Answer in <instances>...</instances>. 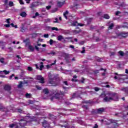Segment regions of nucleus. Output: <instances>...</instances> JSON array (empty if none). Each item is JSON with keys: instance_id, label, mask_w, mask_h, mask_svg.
<instances>
[{"instance_id": "obj_1", "label": "nucleus", "mask_w": 128, "mask_h": 128, "mask_svg": "<svg viewBox=\"0 0 128 128\" xmlns=\"http://www.w3.org/2000/svg\"><path fill=\"white\" fill-rule=\"evenodd\" d=\"M104 96L103 98L104 102H108L110 100H113L114 102H118V95L116 93L109 92L106 94H102L101 96Z\"/></svg>"}, {"instance_id": "obj_2", "label": "nucleus", "mask_w": 128, "mask_h": 128, "mask_svg": "<svg viewBox=\"0 0 128 128\" xmlns=\"http://www.w3.org/2000/svg\"><path fill=\"white\" fill-rule=\"evenodd\" d=\"M64 96V92H60V93L56 92L55 95L50 98V100L52 101L54 100H62V98Z\"/></svg>"}, {"instance_id": "obj_3", "label": "nucleus", "mask_w": 128, "mask_h": 128, "mask_svg": "<svg viewBox=\"0 0 128 128\" xmlns=\"http://www.w3.org/2000/svg\"><path fill=\"white\" fill-rule=\"evenodd\" d=\"M116 34L118 36H122V38H126L128 36V32H122L119 33H116Z\"/></svg>"}, {"instance_id": "obj_4", "label": "nucleus", "mask_w": 128, "mask_h": 128, "mask_svg": "<svg viewBox=\"0 0 128 128\" xmlns=\"http://www.w3.org/2000/svg\"><path fill=\"white\" fill-rule=\"evenodd\" d=\"M48 82L50 84H54V75L52 74V73L49 72L48 75Z\"/></svg>"}, {"instance_id": "obj_5", "label": "nucleus", "mask_w": 128, "mask_h": 128, "mask_svg": "<svg viewBox=\"0 0 128 128\" xmlns=\"http://www.w3.org/2000/svg\"><path fill=\"white\" fill-rule=\"evenodd\" d=\"M36 80H40L39 82L40 84H44V78L42 76V75H38L36 76Z\"/></svg>"}, {"instance_id": "obj_6", "label": "nucleus", "mask_w": 128, "mask_h": 128, "mask_svg": "<svg viewBox=\"0 0 128 128\" xmlns=\"http://www.w3.org/2000/svg\"><path fill=\"white\" fill-rule=\"evenodd\" d=\"M104 112V108H99L98 109L95 110H94V114H101Z\"/></svg>"}, {"instance_id": "obj_7", "label": "nucleus", "mask_w": 128, "mask_h": 128, "mask_svg": "<svg viewBox=\"0 0 128 128\" xmlns=\"http://www.w3.org/2000/svg\"><path fill=\"white\" fill-rule=\"evenodd\" d=\"M64 42H72V37H66L64 38Z\"/></svg>"}, {"instance_id": "obj_8", "label": "nucleus", "mask_w": 128, "mask_h": 128, "mask_svg": "<svg viewBox=\"0 0 128 128\" xmlns=\"http://www.w3.org/2000/svg\"><path fill=\"white\" fill-rule=\"evenodd\" d=\"M64 60L67 64H70V55L68 54H64Z\"/></svg>"}, {"instance_id": "obj_9", "label": "nucleus", "mask_w": 128, "mask_h": 128, "mask_svg": "<svg viewBox=\"0 0 128 128\" xmlns=\"http://www.w3.org/2000/svg\"><path fill=\"white\" fill-rule=\"evenodd\" d=\"M42 126L43 128H48V126H49L50 124H48V121L44 120V122H42Z\"/></svg>"}, {"instance_id": "obj_10", "label": "nucleus", "mask_w": 128, "mask_h": 128, "mask_svg": "<svg viewBox=\"0 0 128 128\" xmlns=\"http://www.w3.org/2000/svg\"><path fill=\"white\" fill-rule=\"evenodd\" d=\"M76 30H72V33L74 34H80V32L81 30L78 27H76Z\"/></svg>"}, {"instance_id": "obj_11", "label": "nucleus", "mask_w": 128, "mask_h": 128, "mask_svg": "<svg viewBox=\"0 0 128 128\" xmlns=\"http://www.w3.org/2000/svg\"><path fill=\"white\" fill-rule=\"evenodd\" d=\"M6 42L0 41V46L2 47V50H4V48H6Z\"/></svg>"}, {"instance_id": "obj_12", "label": "nucleus", "mask_w": 128, "mask_h": 128, "mask_svg": "<svg viewBox=\"0 0 128 128\" xmlns=\"http://www.w3.org/2000/svg\"><path fill=\"white\" fill-rule=\"evenodd\" d=\"M4 90H7L8 92H10V90H12V87L10 85H5L4 86Z\"/></svg>"}, {"instance_id": "obj_13", "label": "nucleus", "mask_w": 128, "mask_h": 128, "mask_svg": "<svg viewBox=\"0 0 128 128\" xmlns=\"http://www.w3.org/2000/svg\"><path fill=\"white\" fill-rule=\"evenodd\" d=\"M20 32H26V28H24V24H22V26L20 27Z\"/></svg>"}, {"instance_id": "obj_14", "label": "nucleus", "mask_w": 128, "mask_h": 128, "mask_svg": "<svg viewBox=\"0 0 128 128\" xmlns=\"http://www.w3.org/2000/svg\"><path fill=\"white\" fill-rule=\"evenodd\" d=\"M36 6H38V3L36 2H32L30 6V8H36Z\"/></svg>"}, {"instance_id": "obj_15", "label": "nucleus", "mask_w": 128, "mask_h": 128, "mask_svg": "<svg viewBox=\"0 0 128 128\" xmlns=\"http://www.w3.org/2000/svg\"><path fill=\"white\" fill-rule=\"evenodd\" d=\"M64 2H58L57 3L58 8H62L63 4H64Z\"/></svg>"}, {"instance_id": "obj_16", "label": "nucleus", "mask_w": 128, "mask_h": 128, "mask_svg": "<svg viewBox=\"0 0 128 128\" xmlns=\"http://www.w3.org/2000/svg\"><path fill=\"white\" fill-rule=\"evenodd\" d=\"M78 21H74L71 24V26H78Z\"/></svg>"}, {"instance_id": "obj_17", "label": "nucleus", "mask_w": 128, "mask_h": 128, "mask_svg": "<svg viewBox=\"0 0 128 128\" xmlns=\"http://www.w3.org/2000/svg\"><path fill=\"white\" fill-rule=\"evenodd\" d=\"M43 92L45 94H50V90H48V88H46L43 90Z\"/></svg>"}, {"instance_id": "obj_18", "label": "nucleus", "mask_w": 128, "mask_h": 128, "mask_svg": "<svg viewBox=\"0 0 128 128\" xmlns=\"http://www.w3.org/2000/svg\"><path fill=\"white\" fill-rule=\"evenodd\" d=\"M121 90L124 92L125 94H128V88H124L121 89Z\"/></svg>"}, {"instance_id": "obj_19", "label": "nucleus", "mask_w": 128, "mask_h": 128, "mask_svg": "<svg viewBox=\"0 0 128 128\" xmlns=\"http://www.w3.org/2000/svg\"><path fill=\"white\" fill-rule=\"evenodd\" d=\"M20 16H22V18H26V12H23L20 14Z\"/></svg>"}, {"instance_id": "obj_20", "label": "nucleus", "mask_w": 128, "mask_h": 128, "mask_svg": "<svg viewBox=\"0 0 128 128\" xmlns=\"http://www.w3.org/2000/svg\"><path fill=\"white\" fill-rule=\"evenodd\" d=\"M28 48L30 50L31 52H34V48L32 45H29Z\"/></svg>"}, {"instance_id": "obj_21", "label": "nucleus", "mask_w": 128, "mask_h": 128, "mask_svg": "<svg viewBox=\"0 0 128 128\" xmlns=\"http://www.w3.org/2000/svg\"><path fill=\"white\" fill-rule=\"evenodd\" d=\"M57 38H58V40H59L60 42L62 40L64 39V36H61V35L58 36L57 37Z\"/></svg>"}, {"instance_id": "obj_22", "label": "nucleus", "mask_w": 128, "mask_h": 128, "mask_svg": "<svg viewBox=\"0 0 128 128\" xmlns=\"http://www.w3.org/2000/svg\"><path fill=\"white\" fill-rule=\"evenodd\" d=\"M86 80V78H84V77H82L81 78V80H78V82H80L81 84H84V81Z\"/></svg>"}, {"instance_id": "obj_23", "label": "nucleus", "mask_w": 128, "mask_h": 128, "mask_svg": "<svg viewBox=\"0 0 128 128\" xmlns=\"http://www.w3.org/2000/svg\"><path fill=\"white\" fill-rule=\"evenodd\" d=\"M24 42H26V46L30 44V39L28 38H26L25 40H24Z\"/></svg>"}, {"instance_id": "obj_24", "label": "nucleus", "mask_w": 128, "mask_h": 128, "mask_svg": "<svg viewBox=\"0 0 128 128\" xmlns=\"http://www.w3.org/2000/svg\"><path fill=\"white\" fill-rule=\"evenodd\" d=\"M64 18H65L66 20H68V16H66L67 14H68V11H66L64 13Z\"/></svg>"}, {"instance_id": "obj_25", "label": "nucleus", "mask_w": 128, "mask_h": 128, "mask_svg": "<svg viewBox=\"0 0 128 128\" xmlns=\"http://www.w3.org/2000/svg\"><path fill=\"white\" fill-rule=\"evenodd\" d=\"M118 28H128V26H118Z\"/></svg>"}, {"instance_id": "obj_26", "label": "nucleus", "mask_w": 128, "mask_h": 128, "mask_svg": "<svg viewBox=\"0 0 128 128\" xmlns=\"http://www.w3.org/2000/svg\"><path fill=\"white\" fill-rule=\"evenodd\" d=\"M22 84H24L22 82H20L18 86V88H22Z\"/></svg>"}, {"instance_id": "obj_27", "label": "nucleus", "mask_w": 128, "mask_h": 128, "mask_svg": "<svg viewBox=\"0 0 128 128\" xmlns=\"http://www.w3.org/2000/svg\"><path fill=\"white\" fill-rule=\"evenodd\" d=\"M103 18L106 20H108L110 18V16H108V14H105L104 15Z\"/></svg>"}, {"instance_id": "obj_28", "label": "nucleus", "mask_w": 128, "mask_h": 128, "mask_svg": "<svg viewBox=\"0 0 128 128\" xmlns=\"http://www.w3.org/2000/svg\"><path fill=\"white\" fill-rule=\"evenodd\" d=\"M118 54H119L121 56H124V53L122 50L118 52Z\"/></svg>"}, {"instance_id": "obj_29", "label": "nucleus", "mask_w": 128, "mask_h": 128, "mask_svg": "<svg viewBox=\"0 0 128 128\" xmlns=\"http://www.w3.org/2000/svg\"><path fill=\"white\" fill-rule=\"evenodd\" d=\"M82 108L84 110H88V105H82Z\"/></svg>"}, {"instance_id": "obj_30", "label": "nucleus", "mask_w": 128, "mask_h": 128, "mask_svg": "<svg viewBox=\"0 0 128 128\" xmlns=\"http://www.w3.org/2000/svg\"><path fill=\"white\" fill-rule=\"evenodd\" d=\"M114 24H111L109 27L108 28V30H112V28H114Z\"/></svg>"}, {"instance_id": "obj_31", "label": "nucleus", "mask_w": 128, "mask_h": 128, "mask_svg": "<svg viewBox=\"0 0 128 128\" xmlns=\"http://www.w3.org/2000/svg\"><path fill=\"white\" fill-rule=\"evenodd\" d=\"M16 126V124H10L9 125V128H14V126Z\"/></svg>"}, {"instance_id": "obj_32", "label": "nucleus", "mask_w": 128, "mask_h": 128, "mask_svg": "<svg viewBox=\"0 0 128 128\" xmlns=\"http://www.w3.org/2000/svg\"><path fill=\"white\" fill-rule=\"evenodd\" d=\"M40 16V14H38V12H36L34 16H32V18H36V16Z\"/></svg>"}, {"instance_id": "obj_33", "label": "nucleus", "mask_w": 128, "mask_h": 128, "mask_svg": "<svg viewBox=\"0 0 128 128\" xmlns=\"http://www.w3.org/2000/svg\"><path fill=\"white\" fill-rule=\"evenodd\" d=\"M8 6L10 8H12V6H14V2H12V1L9 2Z\"/></svg>"}, {"instance_id": "obj_34", "label": "nucleus", "mask_w": 128, "mask_h": 128, "mask_svg": "<svg viewBox=\"0 0 128 128\" xmlns=\"http://www.w3.org/2000/svg\"><path fill=\"white\" fill-rule=\"evenodd\" d=\"M27 70H28V72H32V70H34L32 69V68L30 66H28Z\"/></svg>"}, {"instance_id": "obj_35", "label": "nucleus", "mask_w": 128, "mask_h": 128, "mask_svg": "<svg viewBox=\"0 0 128 128\" xmlns=\"http://www.w3.org/2000/svg\"><path fill=\"white\" fill-rule=\"evenodd\" d=\"M0 62H1V64H4V58H2L0 59Z\"/></svg>"}, {"instance_id": "obj_36", "label": "nucleus", "mask_w": 128, "mask_h": 128, "mask_svg": "<svg viewBox=\"0 0 128 128\" xmlns=\"http://www.w3.org/2000/svg\"><path fill=\"white\" fill-rule=\"evenodd\" d=\"M30 96H31L30 94L26 93V97L27 98H30Z\"/></svg>"}, {"instance_id": "obj_37", "label": "nucleus", "mask_w": 128, "mask_h": 128, "mask_svg": "<svg viewBox=\"0 0 128 128\" xmlns=\"http://www.w3.org/2000/svg\"><path fill=\"white\" fill-rule=\"evenodd\" d=\"M91 100H86L83 102V104H92V102H90Z\"/></svg>"}, {"instance_id": "obj_38", "label": "nucleus", "mask_w": 128, "mask_h": 128, "mask_svg": "<svg viewBox=\"0 0 128 128\" xmlns=\"http://www.w3.org/2000/svg\"><path fill=\"white\" fill-rule=\"evenodd\" d=\"M52 30H56V32H58V28H56V27H52Z\"/></svg>"}, {"instance_id": "obj_39", "label": "nucleus", "mask_w": 128, "mask_h": 128, "mask_svg": "<svg viewBox=\"0 0 128 128\" xmlns=\"http://www.w3.org/2000/svg\"><path fill=\"white\" fill-rule=\"evenodd\" d=\"M2 72H4L5 74H10V72L6 71V70H4Z\"/></svg>"}, {"instance_id": "obj_40", "label": "nucleus", "mask_w": 128, "mask_h": 128, "mask_svg": "<svg viewBox=\"0 0 128 128\" xmlns=\"http://www.w3.org/2000/svg\"><path fill=\"white\" fill-rule=\"evenodd\" d=\"M58 12V8H55L54 9H53L52 10V12L54 13V12Z\"/></svg>"}, {"instance_id": "obj_41", "label": "nucleus", "mask_w": 128, "mask_h": 128, "mask_svg": "<svg viewBox=\"0 0 128 128\" xmlns=\"http://www.w3.org/2000/svg\"><path fill=\"white\" fill-rule=\"evenodd\" d=\"M4 107L2 106V104L0 103V110H4Z\"/></svg>"}, {"instance_id": "obj_42", "label": "nucleus", "mask_w": 128, "mask_h": 128, "mask_svg": "<svg viewBox=\"0 0 128 128\" xmlns=\"http://www.w3.org/2000/svg\"><path fill=\"white\" fill-rule=\"evenodd\" d=\"M54 20H55L53 22L54 24L58 22V18H55Z\"/></svg>"}, {"instance_id": "obj_43", "label": "nucleus", "mask_w": 128, "mask_h": 128, "mask_svg": "<svg viewBox=\"0 0 128 128\" xmlns=\"http://www.w3.org/2000/svg\"><path fill=\"white\" fill-rule=\"evenodd\" d=\"M34 48H35V50H36L37 52L40 51V48L38 47V46H35Z\"/></svg>"}, {"instance_id": "obj_44", "label": "nucleus", "mask_w": 128, "mask_h": 128, "mask_svg": "<svg viewBox=\"0 0 128 128\" xmlns=\"http://www.w3.org/2000/svg\"><path fill=\"white\" fill-rule=\"evenodd\" d=\"M94 72L95 74H98V72H100V70H94Z\"/></svg>"}, {"instance_id": "obj_45", "label": "nucleus", "mask_w": 128, "mask_h": 128, "mask_svg": "<svg viewBox=\"0 0 128 128\" xmlns=\"http://www.w3.org/2000/svg\"><path fill=\"white\" fill-rule=\"evenodd\" d=\"M94 90L96 92H98V90H100V88H98V87H95L94 88Z\"/></svg>"}, {"instance_id": "obj_46", "label": "nucleus", "mask_w": 128, "mask_h": 128, "mask_svg": "<svg viewBox=\"0 0 128 128\" xmlns=\"http://www.w3.org/2000/svg\"><path fill=\"white\" fill-rule=\"evenodd\" d=\"M118 36H118V35L117 36H111V38H118Z\"/></svg>"}, {"instance_id": "obj_47", "label": "nucleus", "mask_w": 128, "mask_h": 128, "mask_svg": "<svg viewBox=\"0 0 128 128\" xmlns=\"http://www.w3.org/2000/svg\"><path fill=\"white\" fill-rule=\"evenodd\" d=\"M50 46H52V44H54V40H52V39H50Z\"/></svg>"}, {"instance_id": "obj_48", "label": "nucleus", "mask_w": 128, "mask_h": 128, "mask_svg": "<svg viewBox=\"0 0 128 128\" xmlns=\"http://www.w3.org/2000/svg\"><path fill=\"white\" fill-rule=\"evenodd\" d=\"M92 22V20L89 19L87 20V24H90V22Z\"/></svg>"}, {"instance_id": "obj_49", "label": "nucleus", "mask_w": 128, "mask_h": 128, "mask_svg": "<svg viewBox=\"0 0 128 128\" xmlns=\"http://www.w3.org/2000/svg\"><path fill=\"white\" fill-rule=\"evenodd\" d=\"M19 2L20 4H24V1L22 0H20Z\"/></svg>"}, {"instance_id": "obj_50", "label": "nucleus", "mask_w": 128, "mask_h": 128, "mask_svg": "<svg viewBox=\"0 0 128 128\" xmlns=\"http://www.w3.org/2000/svg\"><path fill=\"white\" fill-rule=\"evenodd\" d=\"M76 93H74L72 96V98H76Z\"/></svg>"}, {"instance_id": "obj_51", "label": "nucleus", "mask_w": 128, "mask_h": 128, "mask_svg": "<svg viewBox=\"0 0 128 128\" xmlns=\"http://www.w3.org/2000/svg\"><path fill=\"white\" fill-rule=\"evenodd\" d=\"M42 68H44V65L40 66V68H39V70H42Z\"/></svg>"}, {"instance_id": "obj_52", "label": "nucleus", "mask_w": 128, "mask_h": 128, "mask_svg": "<svg viewBox=\"0 0 128 128\" xmlns=\"http://www.w3.org/2000/svg\"><path fill=\"white\" fill-rule=\"evenodd\" d=\"M10 18L6 19V22H7V24H10Z\"/></svg>"}, {"instance_id": "obj_53", "label": "nucleus", "mask_w": 128, "mask_h": 128, "mask_svg": "<svg viewBox=\"0 0 128 128\" xmlns=\"http://www.w3.org/2000/svg\"><path fill=\"white\" fill-rule=\"evenodd\" d=\"M51 8H52V6H46V8L48 10H50Z\"/></svg>"}, {"instance_id": "obj_54", "label": "nucleus", "mask_w": 128, "mask_h": 128, "mask_svg": "<svg viewBox=\"0 0 128 128\" xmlns=\"http://www.w3.org/2000/svg\"><path fill=\"white\" fill-rule=\"evenodd\" d=\"M13 76H14V74H12L11 76H10L9 80H12Z\"/></svg>"}, {"instance_id": "obj_55", "label": "nucleus", "mask_w": 128, "mask_h": 128, "mask_svg": "<svg viewBox=\"0 0 128 128\" xmlns=\"http://www.w3.org/2000/svg\"><path fill=\"white\" fill-rule=\"evenodd\" d=\"M6 28H10V24H6L4 25Z\"/></svg>"}, {"instance_id": "obj_56", "label": "nucleus", "mask_w": 128, "mask_h": 128, "mask_svg": "<svg viewBox=\"0 0 128 128\" xmlns=\"http://www.w3.org/2000/svg\"><path fill=\"white\" fill-rule=\"evenodd\" d=\"M84 44V41H81L80 42V44L81 46H82L83 44Z\"/></svg>"}, {"instance_id": "obj_57", "label": "nucleus", "mask_w": 128, "mask_h": 128, "mask_svg": "<svg viewBox=\"0 0 128 128\" xmlns=\"http://www.w3.org/2000/svg\"><path fill=\"white\" fill-rule=\"evenodd\" d=\"M120 14V11H117L116 12V16H118V14Z\"/></svg>"}, {"instance_id": "obj_58", "label": "nucleus", "mask_w": 128, "mask_h": 128, "mask_svg": "<svg viewBox=\"0 0 128 128\" xmlns=\"http://www.w3.org/2000/svg\"><path fill=\"white\" fill-rule=\"evenodd\" d=\"M93 128H98V125L96 124H95Z\"/></svg>"}, {"instance_id": "obj_59", "label": "nucleus", "mask_w": 128, "mask_h": 128, "mask_svg": "<svg viewBox=\"0 0 128 128\" xmlns=\"http://www.w3.org/2000/svg\"><path fill=\"white\" fill-rule=\"evenodd\" d=\"M63 84H64L66 86H68V81H64Z\"/></svg>"}, {"instance_id": "obj_60", "label": "nucleus", "mask_w": 128, "mask_h": 128, "mask_svg": "<svg viewBox=\"0 0 128 128\" xmlns=\"http://www.w3.org/2000/svg\"><path fill=\"white\" fill-rule=\"evenodd\" d=\"M71 80L72 82H75L78 81V80H76L74 78H72Z\"/></svg>"}, {"instance_id": "obj_61", "label": "nucleus", "mask_w": 128, "mask_h": 128, "mask_svg": "<svg viewBox=\"0 0 128 128\" xmlns=\"http://www.w3.org/2000/svg\"><path fill=\"white\" fill-rule=\"evenodd\" d=\"M8 0H4V4H8Z\"/></svg>"}, {"instance_id": "obj_62", "label": "nucleus", "mask_w": 128, "mask_h": 128, "mask_svg": "<svg viewBox=\"0 0 128 128\" xmlns=\"http://www.w3.org/2000/svg\"><path fill=\"white\" fill-rule=\"evenodd\" d=\"M84 26V24H80V23H78V26Z\"/></svg>"}, {"instance_id": "obj_63", "label": "nucleus", "mask_w": 128, "mask_h": 128, "mask_svg": "<svg viewBox=\"0 0 128 128\" xmlns=\"http://www.w3.org/2000/svg\"><path fill=\"white\" fill-rule=\"evenodd\" d=\"M44 38H48V34H44Z\"/></svg>"}, {"instance_id": "obj_64", "label": "nucleus", "mask_w": 128, "mask_h": 128, "mask_svg": "<svg viewBox=\"0 0 128 128\" xmlns=\"http://www.w3.org/2000/svg\"><path fill=\"white\" fill-rule=\"evenodd\" d=\"M36 88H37L38 90H42V87H40L38 86H36Z\"/></svg>"}]
</instances>
